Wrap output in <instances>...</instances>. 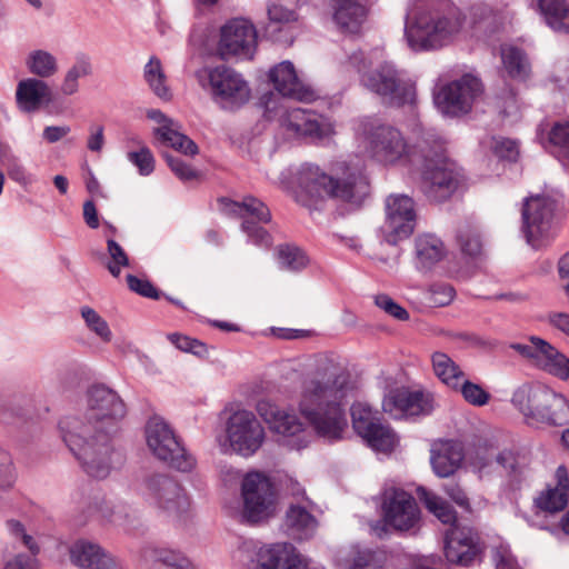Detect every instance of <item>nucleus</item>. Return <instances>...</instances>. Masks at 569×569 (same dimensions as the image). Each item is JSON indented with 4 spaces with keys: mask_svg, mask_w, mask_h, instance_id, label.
I'll list each match as a JSON object with an SVG mask.
<instances>
[{
    "mask_svg": "<svg viewBox=\"0 0 569 569\" xmlns=\"http://www.w3.org/2000/svg\"><path fill=\"white\" fill-rule=\"evenodd\" d=\"M126 413V405L116 391L93 386L87 392L84 409L60 420L62 441L90 477L106 479L123 465L112 438Z\"/></svg>",
    "mask_w": 569,
    "mask_h": 569,
    "instance_id": "obj_1",
    "label": "nucleus"
},
{
    "mask_svg": "<svg viewBox=\"0 0 569 569\" xmlns=\"http://www.w3.org/2000/svg\"><path fill=\"white\" fill-rule=\"evenodd\" d=\"M352 390L346 369L328 357H319L301 381L298 411L319 437L341 440L348 428L347 407Z\"/></svg>",
    "mask_w": 569,
    "mask_h": 569,
    "instance_id": "obj_2",
    "label": "nucleus"
},
{
    "mask_svg": "<svg viewBox=\"0 0 569 569\" xmlns=\"http://www.w3.org/2000/svg\"><path fill=\"white\" fill-rule=\"evenodd\" d=\"M296 180V199L308 207L326 197L359 206L368 194V181L361 169L348 161L336 162L330 176L316 164L303 163Z\"/></svg>",
    "mask_w": 569,
    "mask_h": 569,
    "instance_id": "obj_3",
    "label": "nucleus"
},
{
    "mask_svg": "<svg viewBox=\"0 0 569 569\" xmlns=\"http://www.w3.org/2000/svg\"><path fill=\"white\" fill-rule=\"evenodd\" d=\"M353 130L359 146L385 166L413 169L421 162V156L428 147L426 139L410 143L397 128L370 117L359 118Z\"/></svg>",
    "mask_w": 569,
    "mask_h": 569,
    "instance_id": "obj_4",
    "label": "nucleus"
},
{
    "mask_svg": "<svg viewBox=\"0 0 569 569\" xmlns=\"http://www.w3.org/2000/svg\"><path fill=\"white\" fill-rule=\"evenodd\" d=\"M463 23L465 19L457 10L426 9L407 14L405 37L415 51L435 50L457 40Z\"/></svg>",
    "mask_w": 569,
    "mask_h": 569,
    "instance_id": "obj_5",
    "label": "nucleus"
},
{
    "mask_svg": "<svg viewBox=\"0 0 569 569\" xmlns=\"http://www.w3.org/2000/svg\"><path fill=\"white\" fill-rule=\"evenodd\" d=\"M346 64L361 73L360 82L370 92L381 98L390 106L413 104L416 88L413 82L402 74L389 62H383L377 68L366 71L371 59L361 51H353L346 56Z\"/></svg>",
    "mask_w": 569,
    "mask_h": 569,
    "instance_id": "obj_6",
    "label": "nucleus"
},
{
    "mask_svg": "<svg viewBox=\"0 0 569 569\" xmlns=\"http://www.w3.org/2000/svg\"><path fill=\"white\" fill-rule=\"evenodd\" d=\"M266 436V429L253 411L236 409L226 417L216 442L222 453L249 458L261 449Z\"/></svg>",
    "mask_w": 569,
    "mask_h": 569,
    "instance_id": "obj_7",
    "label": "nucleus"
},
{
    "mask_svg": "<svg viewBox=\"0 0 569 569\" xmlns=\"http://www.w3.org/2000/svg\"><path fill=\"white\" fill-rule=\"evenodd\" d=\"M198 84L223 110L234 111L251 99V89L241 73L227 66H206L194 72Z\"/></svg>",
    "mask_w": 569,
    "mask_h": 569,
    "instance_id": "obj_8",
    "label": "nucleus"
},
{
    "mask_svg": "<svg viewBox=\"0 0 569 569\" xmlns=\"http://www.w3.org/2000/svg\"><path fill=\"white\" fill-rule=\"evenodd\" d=\"M240 501L238 517L242 522L268 521L277 511V493L271 479L263 472H248L240 483Z\"/></svg>",
    "mask_w": 569,
    "mask_h": 569,
    "instance_id": "obj_9",
    "label": "nucleus"
},
{
    "mask_svg": "<svg viewBox=\"0 0 569 569\" xmlns=\"http://www.w3.org/2000/svg\"><path fill=\"white\" fill-rule=\"evenodd\" d=\"M557 201L545 194L530 196L521 208V232L528 244L541 247L552 239L559 228Z\"/></svg>",
    "mask_w": 569,
    "mask_h": 569,
    "instance_id": "obj_10",
    "label": "nucleus"
},
{
    "mask_svg": "<svg viewBox=\"0 0 569 569\" xmlns=\"http://www.w3.org/2000/svg\"><path fill=\"white\" fill-rule=\"evenodd\" d=\"M266 111L270 119L279 114L280 127L290 139L321 141L336 133L335 124L328 118L300 108L283 110L273 97L266 103Z\"/></svg>",
    "mask_w": 569,
    "mask_h": 569,
    "instance_id": "obj_11",
    "label": "nucleus"
},
{
    "mask_svg": "<svg viewBox=\"0 0 569 569\" xmlns=\"http://www.w3.org/2000/svg\"><path fill=\"white\" fill-rule=\"evenodd\" d=\"M144 436L148 449L157 459L182 472H189L194 468L196 459L187 452L164 419L150 418L146 425Z\"/></svg>",
    "mask_w": 569,
    "mask_h": 569,
    "instance_id": "obj_12",
    "label": "nucleus"
},
{
    "mask_svg": "<svg viewBox=\"0 0 569 569\" xmlns=\"http://www.w3.org/2000/svg\"><path fill=\"white\" fill-rule=\"evenodd\" d=\"M257 410L270 431L283 446L300 450L310 443L311 432L307 423L292 409L261 401L258 403Z\"/></svg>",
    "mask_w": 569,
    "mask_h": 569,
    "instance_id": "obj_13",
    "label": "nucleus"
},
{
    "mask_svg": "<svg viewBox=\"0 0 569 569\" xmlns=\"http://www.w3.org/2000/svg\"><path fill=\"white\" fill-rule=\"evenodd\" d=\"M483 86L473 74H463L439 89L433 100L437 109L445 116L458 117L471 111L481 98Z\"/></svg>",
    "mask_w": 569,
    "mask_h": 569,
    "instance_id": "obj_14",
    "label": "nucleus"
},
{
    "mask_svg": "<svg viewBox=\"0 0 569 569\" xmlns=\"http://www.w3.org/2000/svg\"><path fill=\"white\" fill-rule=\"evenodd\" d=\"M413 169L421 172L425 191L435 200L447 198L458 186L457 166L442 153L431 152L429 146L421 156V162Z\"/></svg>",
    "mask_w": 569,
    "mask_h": 569,
    "instance_id": "obj_15",
    "label": "nucleus"
},
{
    "mask_svg": "<svg viewBox=\"0 0 569 569\" xmlns=\"http://www.w3.org/2000/svg\"><path fill=\"white\" fill-rule=\"evenodd\" d=\"M257 44L258 33L253 23L244 18H233L220 28L217 54L222 60H250L256 53Z\"/></svg>",
    "mask_w": 569,
    "mask_h": 569,
    "instance_id": "obj_16",
    "label": "nucleus"
},
{
    "mask_svg": "<svg viewBox=\"0 0 569 569\" xmlns=\"http://www.w3.org/2000/svg\"><path fill=\"white\" fill-rule=\"evenodd\" d=\"M352 426L366 443L377 452L390 453L400 442L399 436L362 402L351 407Z\"/></svg>",
    "mask_w": 569,
    "mask_h": 569,
    "instance_id": "obj_17",
    "label": "nucleus"
},
{
    "mask_svg": "<svg viewBox=\"0 0 569 569\" xmlns=\"http://www.w3.org/2000/svg\"><path fill=\"white\" fill-rule=\"evenodd\" d=\"M144 500L159 511L178 517L190 507V499L184 489L173 479L154 475L148 477L142 485Z\"/></svg>",
    "mask_w": 569,
    "mask_h": 569,
    "instance_id": "obj_18",
    "label": "nucleus"
},
{
    "mask_svg": "<svg viewBox=\"0 0 569 569\" xmlns=\"http://www.w3.org/2000/svg\"><path fill=\"white\" fill-rule=\"evenodd\" d=\"M436 405L432 392L408 387L391 389L382 399V410L395 419L430 415Z\"/></svg>",
    "mask_w": 569,
    "mask_h": 569,
    "instance_id": "obj_19",
    "label": "nucleus"
},
{
    "mask_svg": "<svg viewBox=\"0 0 569 569\" xmlns=\"http://www.w3.org/2000/svg\"><path fill=\"white\" fill-rule=\"evenodd\" d=\"M221 206L223 211L238 214L243 219L241 229L251 242L260 246L271 244L270 234L259 226L271 220V213L261 200L250 196L241 202L222 199Z\"/></svg>",
    "mask_w": 569,
    "mask_h": 569,
    "instance_id": "obj_20",
    "label": "nucleus"
},
{
    "mask_svg": "<svg viewBox=\"0 0 569 569\" xmlns=\"http://www.w3.org/2000/svg\"><path fill=\"white\" fill-rule=\"evenodd\" d=\"M416 209L413 200L405 194H391L386 199V220L381 228L390 244L408 238L415 229Z\"/></svg>",
    "mask_w": 569,
    "mask_h": 569,
    "instance_id": "obj_21",
    "label": "nucleus"
},
{
    "mask_svg": "<svg viewBox=\"0 0 569 569\" xmlns=\"http://www.w3.org/2000/svg\"><path fill=\"white\" fill-rule=\"evenodd\" d=\"M511 348L531 365L562 379H569V359L547 340L532 336L526 342L512 343Z\"/></svg>",
    "mask_w": 569,
    "mask_h": 569,
    "instance_id": "obj_22",
    "label": "nucleus"
},
{
    "mask_svg": "<svg viewBox=\"0 0 569 569\" xmlns=\"http://www.w3.org/2000/svg\"><path fill=\"white\" fill-rule=\"evenodd\" d=\"M383 521L397 531L413 529L420 521L415 498L401 489L386 490L382 501Z\"/></svg>",
    "mask_w": 569,
    "mask_h": 569,
    "instance_id": "obj_23",
    "label": "nucleus"
},
{
    "mask_svg": "<svg viewBox=\"0 0 569 569\" xmlns=\"http://www.w3.org/2000/svg\"><path fill=\"white\" fill-rule=\"evenodd\" d=\"M269 81L282 97L301 102H311L317 98L315 89L299 76L291 61H282L268 72Z\"/></svg>",
    "mask_w": 569,
    "mask_h": 569,
    "instance_id": "obj_24",
    "label": "nucleus"
},
{
    "mask_svg": "<svg viewBox=\"0 0 569 569\" xmlns=\"http://www.w3.org/2000/svg\"><path fill=\"white\" fill-rule=\"evenodd\" d=\"M146 114L154 123L152 132L158 142L186 156L198 153L197 144L182 132L178 121L159 109H149Z\"/></svg>",
    "mask_w": 569,
    "mask_h": 569,
    "instance_id": "obj_25",
    "label": "nucleus"
},
{
    "mask_svg": "<svg viewBox=\"0 0 569 569\" xmlns=\"http://www.w3.org/2000/svg\"><path fill=\"white\" fill-rule=\"evenodd\" d=\"M553 390L541 383H528L517 388L512 395L513 406L522 413L527 423L538 425L543 410L552 398Z\"/></svg>",
    "mask_w": 569,
    "mask_h": 569,
    "instance_id": "obj_26",
    "label": "nucleus"
},
{
    "mask_svg": "<svg viewBox=\"0 0 569 569\" xmlns=\"http://www.w3.org/2000/svg\"><path fill=\"white\" fill-rule=\"evenodd\" d=\"M68 551L70 562L78 569H121L118 559L91 540L78 539Z\"/></svg>",
    "mask_w": 569,
    "mask_h": 569,
    "instance_id": "obj_27",
    "label": "nucleus"
},
{
    "mask_svg": "<svg viewBox=\"0 0 569 569\" xmlns=\"http://www.w3.org/2000/svg\"><path fill=\"white\" fill-rule=\"evenodd\" d=\"M50 84L39 78H24L16 88V103L22 113H36L52 103Z\"/></svg>",
    "mask_w": 569,
    "mask_h": 569,
    "instance_id": "obj_28",
    "label": "nucleus"
},
{
    "mask_svg": "<svg viewBox=\"0 0 569 569\" xmlns=\"http://www.w3.org/2000/svg\"><path fill=\"white\" fill-rule=\"evenodd\" d=\"M254 569H307V565L292 545L277 542L258 548Z\"/></svg>",
    "mask_w": 569,
    "mask_h": 569,
    "instance_id": "obj_29",
    "label": "nucleus"
},
{
    "mask_svg": "<svg viewBox=\"0 0 569 569\" xmlns=\"http://www.w3.org/2000/svg\"><path fill=\"white\" fill-rule=\"evenodd\" d=\"M445 552L448 561L468 566L479 553L478 538L470 529L455 527L446 535Z\"/></svg>",
    "mask_w": 569,
    "mask_h": 569,
    "instance_id": "obj_30",
    "label": "nucleus"
},
{
    "mask_svg": "<svg viewBox=\"0 0 569 569\" xmlns=\"http://www.w3.org/2000/svg\"><path fill=\"white\" fill-rule=\"evenodd\" d=\"M556 483L548 485L535 498V506L543 512L556 513L568 505L569 475L563 466H559L555 472Z\"/></svg>",
    "mask_w": 569,
    "mask_h": 569,
    "instance_id": "obj_31",
    "label": "nucleus"
},
{
    "mask_svg": "<svg viewBox=\"0 0 569 569\" xmlns=\"http://www.w3.org/2000/svg\"><path fill=\"white\" fill-rule=\"evenodd\" d=\"M416 266L428 271L448 258V249L440 238L431 233L420 234L415 240Z\"/></svg>",
    "mask_w": 569,
    "mask_h": 569,
    "instance_id": "obj_32",
    "label": "nucleus"
},
{
    "mask_svg": "<svg viewBox=\"0 0 569 569\" xmlns=\"http://www.w3.org/2000/svg\"><path fill=\"white\" fill-rule=\"evenodd\" d=\"M463 460V450L460 443L455 441H439L431 449V466L433 472L446 478L455 473Z\"/></svg>",
    "mask_w": 569,
    "mask_h": 569,
    "instance_id": "obj_33",
    "label": "nucleus"
},
{
    "mask_svg": "<svg viewBox=\"0 0 569 569\" xmlns=\"http://www.w3.org/2000/svg\"><path fill=\"white\" fill-rule=\"evenodd\" d=\"M92 73L93 66L90 57L84 53L77 54L60 79L59 93L63 97L76 96L80 91V80Z\"/></svg>",
    "mask_w": 569,
    "mask_h": 569,
    "instance_id": "obj_34",
    "label": "nucleus"
},
{
    "mask_svg": "<svg viewBox=\"0 0 569 569\" xmlns=\"http://www.w3.org/2000/svg\"><path fill=\"white\" fill-rule=\"evenodd\" d=\"M333 20L342 32L357 33L365 19L366 8L357 0H335Z\"/></svg>",
    "mask_w": 569,
    "mask_h": 569,
    "instance_id": "obj_35",
    "label": "nucleus"
},
{
    "mask_svg": "<svg viewBox=\"0 0 569 569\" xmlns=\"http://www.w3.org/2000/svg\"><path fill=\"white\" fill-rule=\"evenodd\" d=\"M24 67L32 78L43 81L54 78L60 71L59 58L44 48L31 49L24 58Z\"/></svg>",
    "mask_w": 569,
    "mask_h": 569,
    "instance_id": "obj_36",
    "label": "nucleus"
},
{
    "mask_svg": "<svg viewBox=\"0 0 569 569\" xmlns=\"http://www.w3.org/2000/svg\"><path fill=\"white\" fill-rule=\"evenodd\" d=\"M309 501L303 505L291 503L286 513V526L299 539L312 536L318 527L317 519L310 513Z\"/></svg>",
    "mask_w": 569,
    "mask_h": 569,
    "instance_id": "obj_37",
    "label": "nucleus"
},
{
    "mask_svg": "<svg viewBox=\"0 0 569 569\" xmlns=\"http://www.w3.org/2000/svg\"><path fill=\"white\" fill-rule=\"evenodd\" d=\"M143 79L150 91L161 101L170 102L173 99V92L169 84L168 77L158 57H150L144 64Z\"/></svg>",
    "mask_w": 569,
    "mask_h": 569,
    "instance_id": "obj_38",
    "label": "nucleus"
},
{
    "mask_svg": "<svg viewBox=\"0 0 569 569\" xmlns=\"http://www.w3.org/2000/svg\"><path fill=\"white\" fill-rule=\"evenodd\" d=\"M431 369L441 383L451 390L465 378V371L448 353L433 351L430 355Z\"/></svg>",
    "mask_w": 569,
    "mask_h": 569,
    "instance_id": "obj_39",
    "label": "nucleus"
},
{
    "mask_svg": "<svg viewBox=\"0 0 569 569\" xmlns=\"http://www.w3.org/2000/svg\"><path fill=\"white\" fill-rule=\"evenodd\" d=\"M546 22L556 31L569 33V6L566 0H536Z\"/></svg>",
    "mask_w": 569,
    "mask_h": 569,
    "instance_id": "obj_40",
    "label": "nucleus"
},
{
    "mask_svg": "<svg viewBox=\"0 0 569 569\" xmlns=\"http://www.w3.org/2000/svg\"><path fill=\"white\" fill-rule=\"evenodd\" d=\"M501 62L505 72L511 79L525 80L530 73V63L525 53L512 44L501 47Z\"/></svg>",
    "mask_w": 569,
    "mask_h": 569,
    "instance_id": "obj_41",
    "label": "nucleus"
},
{
    "mask_svg": "<svg viewBox=\"0 0 569 569\" xmlns=\"http://www.w3.org/2000/svg\"><path fill=\"white\" fill-rule=\"evenodd\" d=\"M268 18L267 32L272 34L277 41H282V39L280 36H276V33L289 31L291 26L298 20V16L293 10L278 3H272L268 7ZM283 41L291 42V36L283 39Z\"/></svg>",
    "mask_w": 569,
    "mask_h": 569,
    "instance_id": "obj_42",
    "label": "nucleus"
},
{
    "mask_svg": "<svg viewBox=\"0 0 569 569\" xmlns=\"http://www.w3.org/2000/svg\"><path fill=\"white\" fill-rule=\"evenodd\" d=\"M417 496L425 503L426 508L442 523L449 525L456 521L455 510L442 498L425 487L417 488Z\"/></svg>",
    "mask_w": 569,
    "mask_h": 569,
    "instance_id": "obj_43",
    "label": "nucleus"
},
{
    "mask_svg": "<svg viewBox=\"0 0 569 569\" xmlns=\"http://www.w3.org/2000/svg\"><path fill=\"white\" fill-rule=\"evenodd\" d=\"M80 316L87 330L103 343L111 342L113 338L112 330L108 321L93 308L82 306Z\"/></svg>",
    "mask_w": 569,
    "mask_h": 569,
    "instance_id": "obj_44",
    "label": "nucleus"
},
{
    "mask_svg": "<svg viewBox=\"0 0 569 569\" xmlns=\"http://www.w3.org/2000/svg\"><path fill=\"white\" fill-rule=\"evenodd\" d=\"M153 560L151 569H193L189 559L181 552L168 548H154L148 551Z\"/></svg>",
    "mask_w": 569,
    "mask_h": 569,
    "instance_id": "obj_45",
    "label": "nucleus"
},
{
    "mask_svg": "<svg viewBox=\"0 0 569 569\" xmlns=\"http://www.w3.org/2000/svg\"><path fill=\"white\" fill-rule=\"evenodd\" d=\"M539 423L550 426H563L569 423V403L567 399L553 391L552 398L549 399L543 410V417L539 419Z\"/></svg>",
    "mask_w": 569,
    "mask_h": 569,
    "instance_id": "obj_46",
    "label": "nucleus"
},
{
    "mask_svg": "<svg viewBox=\"0 0 569 569\" xmlns=\"http://www.w3.org/2000/svg\"><path fill=\"white\" fill-rule=\"evenodd\" d=\"M452 390L459 391L463 400L473 407H483L491 399V395L482 386L470 381L466 375Z\"/></svg>",
    "mask_w": 569,
    "mask_h": 569,
    "instance_id": "obj_47",
    "label": "nucleus"
},
{
    "mask_svg": "<svg viewBox=\"0 0 569 569\" xmlns=\"http://www.w3.org/2000/svg\"><path fill=\"white\" fill-rule=\"evenodd\" d=\"M308 257L302 250L293 246H281L278 249V263L288 271H298L307 267Z\"/></svg>",
    "mask_w": 569,
    "mask_h": 569,
    "instance_id": "obj_48",
    "label": "nucleus"
},
{
    "mask_svg": "<svg viewBox=\"0 0 569 569\" xmlns=\"http://www.w3.org/2000/svg\"><path fill=\"white\" fill-rule=\"evenodd\" d=\"M549 139L557 148L562 164L569 168V121L556 123L550 131Z\"/></svg>",
    "mask_w": 569,
    "mask_h": 569,
    "instance_id": "obj_49",
    "label": "nucleus"
},
{
    "mask_svg": "<svg viewBox=\"0 0 569 569\" xmlns=\"http://www.w3.org/2000/svg\"><path fill=\"white\" fill-rule=\"evenodd\" d=\"M7 535L26 547L34 557L39 552V546L24 525L17 519H8L4 523Z\"/></svg>",
    "mask_w": 569,
    "mask_h": 569,
    "instance_id": "obj_50",
    "label": "nucleus"
},
{
    "mask_svg": "<svg viewBox=\"0 0 569 569\" xmlns=\"http://www.w3.org/2000/svg\"><path fill=\"white\" fill-rule=\"evenodd\" d=\"M137 144L138 150L129 151L127 159L138 169L141 176H150L154 170V157L144 143L138 141Z\"/></svg>",
    "mask_w": 569,
    "mask_h": 569,
    "instance_id": "obj_51",
    "label": "nucleus"
},
{
    "mask_svg": "<svg viewBox=\"0 0 569 569\" xmlns=\"http://www.w3.org/2000/svg\"><path fill=\"white\" fill-rule=\"evenodd\" d=\"M107 251L109 256L107 269L113 277L117 278L120 276L121 269L129 264V258L123 248L110 238L107 241Z\"/></svg>",
    "mask_w": 569,
    "mask_h": 569,
    "instance_id": "obj_52",
    "label": "nucleus"
},
{
    "mask_svg": "<svg viewBox=\"0 0 569 569\" xmlns=\"http://www.w3.org/2000/svg\"><path fill=\"white\" fill-rule=\"evenodd\" d=\"M486 146L490 148L498 158L501 159L515 160L518 156L517 143L507 138H490L488 141H486Z\"/></svg>",
    "mask_w": 569,
    "mask_h": 569,
    "instance_id": "obj_53",
    "label": "nucleus"
},
{
    "mask_svg": "<svg viewBox=\"0 0 569 569\" xmlns=\"http://www.w3.org/2000/svg\"><path fill=\"white\" fill-rule=\"evenodd\" d=\"M372 555L369 551H360L352 548L348 553L338 559V566L341 569H365L369 567V560Z\"/></svg>",
    "mask_w": 569,
    "mask_h": 569,
    "instance_id": "obj_54",
    "label": "nucleus"
},
{
    "mask_svg": "<svg viewBox=\"0 0 569 569\" xmlns=\"http://www.w3.org/2000/svg\"><path fill=\"white\" fill-rule=\"evenodd\" d=\"M6 168L11 180L26 187L32 182V176L28 172L19 158L12 156L7 159Z\"/></svg>",
    "mask_w": 569,
    "mask_h": 569,
    "instance_id": "obj_55",
    "label": "nucleus"
},
{
    "mask_svg": "<svg viewBox=\"0 0 569 569\" xmlns=\"http://www.w3.org/2000/svg\"><path fill=\"white\" fill-rule=\"evenodd\" d=\"M375 303L376 306L385 311L390 317L399 320V321H406L409 319L408 311L402 308L400 305H398L391 297L388 295H377L375 297Z\"/></svg>",
    "mask_w": 569,
    "mask_h": 569,
    "instance_id": "obj_56",
    "label": "nucleus"
},
{
    "mask_svg": "<svg viewBox=\"0 0 569 569\" xmlns=\"http://www.w3.org/2000/svg\"><path fill=\"white\" fill-rule=\"evenodd\" d=\"M456 290L448 283L433 284L429 290V301L435 307H445L452 302Z\"/></svg>",
    "mask_w": 569,
    "mask_h": 569,
    "instance_id": "obj_57",
    "label": "nucleus"
},
{
    "mask_svg": "<svg viewBox=\"0 0 569 569\" xmlns=\"http://www.w3.org/2000/svg\"><path fill=\"white\" fill-rule=\"evenodd\" d=\"M71 132L69 124H48L41 131V141L47 144H54L68 139Z\"/></svg>",
    "mask_w": 569,
    "mask_h": 569,
    "instance_id": "obj_58",
    "label": "nucleus"
},
{
    "mask_svg": "<svg viewBox=\"0 0 569 569\" xmlns=\"http://www.w3.org/2000/svg\"><path fill=\"white\" fill-rule=\"evenodd\" d=\"M460 247L463 253L470 257H477L482 251V242L480 236L476 231H465L459 236Z\"/></svg>",
    "mask_w": 569,
    "mask_h": 569,
    "instance_id": "obj_59",
    "label": "nucleus"
},
{
    "mask_svg": "<svg viewBox=\"0 0 569 569\" xmlns=\"http://www.w3.org/2000/svg\"><path fill=\"white\" fill-rule=\"evenodd\" d=\"M168 339L172 345L184 352L198 355L203 349V345L200 341L179 333H170L168 335Z\"/></svg>",
    "mask_w": 569,
    "mask_h": 569,
    "instance_id": "obj_60",
    "label": "nucleus"
},
{
    "mask_svg": "<svg viewBox=\"0 0 569 569\" xmlns=\"http://www.w3.org/2000/svg\"><path fill=\"white\" fill-rule=\"evenodd\" d=\"M127 283H128V287L132 291H134L143 297L154 298V299L158 298L157 289L148 280L140 279L134 276L128 274Z\"/></svg>",
    "mask_w": 569,
    "mask_h": 569,
    "instance_id": "obj_61",
    "label": "nucleus"
},
{
    "mask_svg": "<svg viewBox=\"0 0 569 569\" xmlns=\"http://www.w3.org/2000/svg\"><path fill=\"white\" fill-rule=\"evenodd\" d=\"M547 323L553 330L569 337V312L552 311L547 316Z\"/></svg>",
    "mask_w": 569,
    "mask_h": 569,
    "instance_id": "obj_62",
    "label": "nucleus"
},
{
    "mask_svg": "<svg viewBox=\"0 0 569 569\" xmlns=\"http://www.w3.org/2000/svg\"><path fill=\"white\" fill-rule=\"evenodd\" d=\"M166 160L170 169L174 172L177 177L182 180H192L197 178V172L186 164L182 160L174 158L172 156H166Z\"/></svg>",
    "mask_w": 569,
    "mask_h": 569,
    "instance_id": "obj_63",
    "label": "nucleus"
},
{
    "mask_svg": "<svg viewBox=\"0 0 569 569\" xmlns=\"http://www.w3.org/2000/svg\"><path fill=\"white\" fill-rule=\"evenodd\" d=\"M4 569H38V566L33 556L18 553L6 562Z\"/></svg>",
    "mask_w": 569,
    "mask_h": 569,
    "instance_id": "obj_64",
    "label": "nucleus"
}]
</instances>
